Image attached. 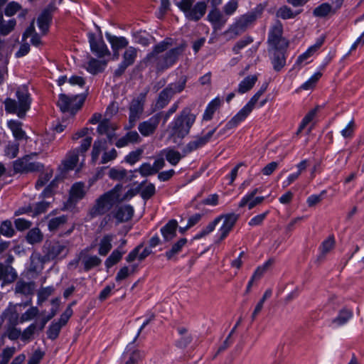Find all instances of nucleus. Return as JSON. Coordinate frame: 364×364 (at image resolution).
<instances>
[{"label":"nucleus","mask_w":364,"mask_h":364,"mask_svg":"<svg viewBox=\"0 0 364 364\" xmlns=\"http://www.w3.org/2000/svg\"><path fill=\"white\" fill-rule=\"evenodd\" d=\"M174 43L172 38H164L153 47L152 51L146 55L143 63L146 66L154 67L157 73L168 70L176 63L186 48L185 44H180L166 51Z\"/></svg>","instance_id":"1"},{"label":"nucleus","mask_w":364,"mask_h":364,"mask_svg":"<svg viewBox=\"0 0 364 364\" xmlns=\"http://www.w3.org/2000/svg\"><path fill=\"white\" fill-rule=\"evenodd\" d=\"M196 115L190 107L183 108L180 114L169 124L171 136L182 139L186 136L196 122Z\"/></svg>","instance_id":"2"},{"label":"nucleus","mask_w":364,"mask_h":364,"mask_svg":"<svg viewBox=\"0 0 364 364\" xmlns=\"http://www.w3.org/2000/svg\"><path fill=\"white\" fill-rule=\"evenodd\" d=\"M121 185H116L112 189L101 195L90 210L91 218L102 215L109 211L112 207L119 203Z\"/></svg>","instance_id":"3"},{"label":"nucleus","mask_w":364,"mask_h":364,"mask_svg":"<svg viewBox=\"0 0 364 364\" xmlns=\"http://www.w3.org/2000/svg\"><path fill=\"white\" fill-rule=\"evenodd\" d=\"M264 11V6L259 4L253 9L238 17L235 22L230 26L228 32L235 36H239L252 26L257 18H260Z\"/></svg>","instance_id":"4"},{"label":"nucleus","mask_w":364,"mask_h":364,"mask_svg":"<svg viewBox=\"0 0 364 364\" xmlns=\"http://www.w3.org/2000/svg\"><path fill=\"white\" fill-rule=\"evenodd\" d=\"M186 82L187 77L182 75L178 81L168 84L159 92L154 110H160L166 107L176 94L181 92L185 89Z\"/></svg>","instance_id":"5"},{"label":"nucleus","mask_w":364,"mask_h":364,"mask_svg":"<svg viewBox=\"0 0 364 364\" xmlns=\"http://www.w3.org/2000/svg\"><path fill=\"white\" fill-rule=\"evenodd\" d=\"M267 43L269 50L287 51L289 43L283 36V26L279 21L270 28L268 33Z\"/></svg>","instance_id":"6"},{"label":"nucleus","mask_w":364,"mask_h":364,"mask_svg":"<svg viewBox=\"0 0 364 364\" xmlns=\"http://www.w3.org/2000/svg\"><path fill=\"white\" fill-rule=\"evenodd\" d=\"M38 153L32 152L26 154L13 162V168L15 173H28L40 172L44 170V165L40 162H33L31 160Z\"/></svg>","instance_id":"7"},{"label":"nucleus","mask_w":364,"mask_h":364,"mask_svg":"<svg viewBox=\"0 0 364 364\" xmlns=\"http://www.w3.org/2000/svg\"><path fill=\"white\" fill-rule=\"evenodd\" d=\"M67 243L55 240H46L42 248L43 261L53 260L58 257H65L68 252Z\"/></svg>","instance_id":"8"},{"label":"nucleus","mask_w":364,"mask_h":364,"mask_svg":"<svg viewBox=\"0 0 364 364\" xmlns=\"http://www.w3.org/2000/svg\"><path fill=\"white\" fill-rule=\"evenodd\" d=\"M85 100V97L82 95L69 96L61 93L58 95L57 106L62 112H70L72 114H75L82 106Z\"/></svg>","instance_id":"9"},{"label":"nucleus","mask_w":364,"mask_h":364,"mask_svg":"<svg viewBox=\"0 0 364 364\" xmlns=\"http://www.w3.org/2000/svg\"><path fill=\"white\" fill-rule=\"evenodd\" d=\"M147 92L140 93L136 97L132 100L129 107V126L127 129H132L137 120L144 112V103Z\"/></svg>","instance_id":"10"},{"label":"nucleus","mask_w":364,"mask_h":364,"mask_svg":"<svg viewBox=\"0 0 364 364\" xmlns=\"http://www.w3.org/2000/svg\"><path fill=\"white\" fill-rule=\"evenodd\" d=\"M268 83L264 82L262 85L259 90L251 97L250 101L236 114V117L232 120V123H237L239 121H244L253 110L255 104L259 97L267 90Z\"/></svg>","instance_id":"11"},{"label":"nucleus","mask_w":364,"mask_h":364,"mask_svg":"<svg viewBox=\"0 0 364 364\" xmlns=\"http://www.w3.org/2000/svg\"><path fill=\"white\" fill-rule=\"evenodd\" d=\"M88 41L90 46V50L98 58H104L110 55V52L102 38V31L96 36L94 33H87Z\"/></svg>","instance_id":"12"},{"label":"nucleus","mask_w":364,"mask_h":364,"mask_svg":"<svg viewBox=\"0 0 364 364\" xmlns=\"http://www.w3.org/2000/svg\"><path fill=\"white\" fill-rule=\"evenodd\" d=\"M217 127L210 130L203 136H196L194 139L189 141L183 149V155L186 156L207 144L210 141Z\"/></svg>","instance_id":"13"},{"label":"nucleus","mask_w":364,"mask_h":364,"mask_svg":"<svg viewBox=\"0 0 364 364\" xmlns=\"http://www.w3.org/2000/svg\"><path fill=\"white\" fill-rule=\"evenodd\" d=\"M16 97L18 99V110L17 116L19 118H23L26 112L30 109L31 98L26 88H21L16 91Z\"/></svg>","instance_id":"14"},{"label":"nucleus","mask_w":364,"mask_h":364,"mask_svg":"<svg viewBox=\"0 0 364 364\" xmlns=\"http://www.w3.org/2000/svg\"><path fill=\"white\" fill-rule=\"evenodd\" d=\"M206 10V3L205 1H198L193 6H190L183 12L188 20L197 22L204 16Z\"/></svg>","instance_id":"15"},{"label":"nucleus","mask_w":364,"mask_h":364,"mask_svg":"<svg viewBox=\"0 0 364 364\" xmlns=\"http://www.w3.org/2000/svg\"><path fill=\"white\" fill-rule=\"evenodd\" d=\"M55 7L49 5L45 8L37 18V24L43 34H46L52 23Z\"/></svg>","instance_id":"16"},{"label":"nucleus","mask_w":364,"mask_h":364,"mask_svg":"<svg viewBox=\"0 0 364 364\" xmlns=\"http://www.w3.org/2000/svg\"><path fill=\"white\" fill-rule=\"evenodd\" d=\"M238 215L235 213H229L223 215L224 221L219 230V242L223 241L228 237L238 220Z\"/></svg>","instance_id":"17"},{"label":"nucleus","mask_w":364,"mask_h":364,"mask_svg":"<svg viewBox=\"0 0 364 364\" xmlns=\"http://www.w3.org/2000/svg\"><path fill=\"white\" fill-rule=\"evenodd\" d=\"M208 21L215 31L220 30L226 23L228 18L216 8H213L207 16Z\"/></svg>","instance_id":"18"},{"label":"nucleus","mask_w":364,"mask_h":364,"mask_svg":"<svg viewBox=\"0 0 364 364\" xmlns=\"http://www.w3.org/2000/svg\"><path fill=\"white\" fill-rule=\"evenodd\" d=\"M134 212V208L131 205H124L119 206L112 213L117 223H121L131 220Z\"/></svg>","instance_id":"19"},{"label":"nucleus","mask_w":364,"mask_h":364,"mask_svg":"<svg viewBox=\"0 0 364 364\" xmlns=\"http://www.w3.org/2000/svg\"><path fill=\"white\" fill-rule=\"evenodd\" d=\"M158 126V118H155L152 116L149 119L140 122L138 126V129L142 136H149L154 134Z\"/></svg>","instance_id":"20"},{"label":"nucleus","mask_w":364,"mask_h":364,"mask_svg":"<svg viewBox=\"0 0 364 364\" xmlns=\"http://www.w3.org/2000/svg\"><path fill=\"white\" fill-rule=\"evenodd\" d=\"M178 227L177 220L171 219L161 228L160 231L162 235L164 242H168L176 237Z\"/></svg>","instance_id":"21"},{"label":"nucleus","mask_w":364,"mask_h":364,"mask_svg":"<svg viewBox=\"0 0 364 364\" xmlns=\"http://www.w3.org/2000/svg\"><path fill=\"white\" fill-rule=\"evenodd\" d=\"M85 183L83 182H76L70 188L69 201L76 203L81 200L85 196Z\"/></svg>","instance_id":"22"},{"label":"nucleus","mask_w":364,"mask_h":364,"mask_svg":"<svg viewBox=\"0 0 364 364\" xmlns=\"http://www.w3.org/2000/svg\"><path fill=\"white\" fill-rule=\"evenodd\" d=\"M144 355V352L138 349L132 350L130 346H127L123 358L126 360L125 364H138L142 360Z\"/></svg>","instance_id":"23"},{"label":"nucleus","mask_w":364,"mask_h":364,"mask_svg":"<svg viewBox=\"0 0 364 364\" xmlns=\"http://www.w3.org/2000/svg\"><path fill=\"white\" fill-rule=\"evenodd\" d=\"M187 239L185 237L180 238L174 242L171 247L165 252V257L168 260H176V256L182 251V249L187 244Z\"/></svg>","instance_id":"24"},{"label":"nucleus","mask_w":364,"mask_h":364,"mask_svg":"<svg viewBox=\"0 0 364 364\" xmlns=\"http://www.w3.org/2000/svg\"><path fill=\"white\" fill-rule=\"evenodd\" d=\"M105 36L107 40L111 44L112 49L114 53L120 49L127 48L129 44V42L125 37H117L108 32L105 33Z\"/></svg>","instance_id":"25"},{"label":"nucleus","mask_w":364,"mask_h":364,"mask_svg":"<svg viewBox=\"0 0 364 364\" xmlns=\"http://www.w3.org/2000/svg\"><path fill=\"white\" fill-rule=\"evenodd\" d=\"M141 138L136 131L128 132L124 136L119 139L115 145L118 148L124 147L129 144H135L139 142Z\"/></svg>","instance_id":"26"},{"label":"nucleus","mask_w":364,"mask_h":364,"mask_svg":"<svg viewBox=\"0 0 364 364\" xmlns=\"http://www.w3.org/2000/svg\"><path fill=\"white\" fill-rule=\"evenodd\" d=\"M16 278L17 274L12 266H4V263H0V281L11 283Z\"/></svg>","instance_id":"27"},{"label":"nucleus","mask_w":364,"mask_h":364,"mask_svg":"<svg viewBox=\"0 0 364 364\" xmlns=\"http://www.w3.org/2000/svg\"><path fill=\"white\" fill-rule=\"evenodd\" d=\"M353 316V311L346 308L341 309L338 316L332 319L331 325L338 327L346 323Z\"/></svg>","instance_id":"28"},{"label":"nucleus","mask_w":364,"mask_h":364,"mask_svg":"<svg viewBox=\"0 0 364 364\" xmlns=\"http://www.w3.org/2000/svg\"><path fill=\"white\" fill-rule=\"evenodd\" d=\"M114 235L107 234L102 237L99 243L98 254L101 256H106L112 248V242Z\"/></svg>","instance_id":"29"},{"label":"nucleus","mask_w":364,"mask_h":364,"mask_svg":"<svg viewBox=\"0 0 364 364\" xmlns=\"http://www.w3.org/2000/svg\"><path fill=\"white\" fill-rule=\"evenodd\" d=\"M8 127L11 130L14 138L16 140L26 139V132L22 129V123L16 120H10Z\"/></svg>","instance_id":"30"},{"label":"nucleus","mask_w":364,"mask_h":364,"mask_svg":"<svg viewBox=\"0 0 364 364\" xmlns=\"http://www.w3.org/2000/svg\"><path fill=\"white\" fill-rule=\"evenodd\" d=\"M79 149L71 150L63 161V166L66 171L73 170L79 161Z\"/></svg>","instance_id":"31"},{"label":"nucleus","mask_w":364,"mask_h":364,"mask_svg":"<svg viewBox=\"0 0 364 364\" xmlns=\"http://www.w3.org/2000/svg\"><path fill=\"white\" fill-rule=\"evenodd\" d=\"M221 100L219 97H215L212 101H210L203 115V119L205 121H210L213 119L214 113L215 111L220 107Z\"/></svg>","instance_id":"32"},{"label":"nucleus","mask_w":364,"mask_h":364,"mask_svg":"<svg viewBox=\"0 0 364 364\" xmlns=\"http://www.w3.org/2000/svg\"><path fill=\"white\" fill-rule=\"evenodd\" d=\"M257 81V76L256 75H248L245 77L239 84L237 92L240 94H244L250 91Z\"/></svg>","instance_id":"33"},{"label":"nucleus","mask_w":364,"mask_h":364,"mask_svg":"<svg viewBox=\"0 0 364 364\" xmlns=\"http://www.w3.org/2000/svg\"><path fill=\"white\" fill-rule=\"evenodd\" d=\"M107 63L97 60L95 58H91L87 63V70L92 75H97V73H102Z\"/></svg>","instance_id":"34"},{"label":"nucleus","mask_w":364,"mask_h":364,"mask_svg":"<svg viewBox=\"0 0 364 364\" xmlns=\"http://www.w3.org/2000/svg\"><path fill=\"white\" fill-rule=\"evenodd\" d=\"M106 144L107 141L105 139L95 141L91 152V161L92 164H96L101 151L106 149Z\"/></svg>","instance_id":"35"},{"label":"nucleus","mask_w":364,"mask_h":364,"mask_svg":"<svg viewBox=\"0 0 364 364\" xmlns=\"http://www.w3.org/2000/svg\"><path fill=\"white\" fill-rule=\"evenodd\" d=\"M101 263L102 259L97 255L87 256L82 259L83 270L87 272L92 269L100 266Z\"/></svg>","instance_id":"36"},{"label":"nucleus","mask_w":364,"mask_h":364,"mask_svg":"<svg viewBox=\"0 0 364 364\" xmlns=\"http://www.w3.org/2000/svg\"><path fill=\"white\" fill-rule=\"evenodd\" d=\"M134 43L143 46H148L150 44L151 36L146 31H138L132 33Z\"/></svg>","instance_id":"37"},{"label":"nucleus","mask_w":364,"mask_h":364,"mask_svg":"<svg viewBox=\"0 0 364 364\" xmlns=\"http://www.w3.org/2000/svg\"><path fill=\"white\" fill-rule=\"evenodd\" d=\"M286 51H274L272 63L275 71H280L286 63Z\"/></svg>","instance_id":"38"},{"label":"nucleus","mask_w":364,"mask_h":364,"mask_svg":"<svg viewBox=\"0 0 364 364\" xmlns=\"http://www.w3.org/2000/svg\"><path fill=\"white\" fill-rule=\"evenodd\" d=\"M43 239V235L38 228L31 229L26 236V240L28 243L34 245L41 242Z\"/></svg>","instance_id":"39"},{"label":"nucleus","mask_w":364,"mask_h":364,"mask_svg":"<svg viewBox=\"0 0 364 364\" xmlns=\"http://www.w3.org/2000/svg\"><path fill=\"white\" fill-rule=\"evenodd\" d=\"M330 14H333V7L328 3H323L313 11V15L318 18H325Z\"/></svg>","instance_id":"40"},{"label":"nucleus","mask_w":364,"mask_h":364,"mask_svg":"<svg viewBox=\"0 0 364 364\" xmlns=\"http://www.w3.org/2000/svg\"><path fill=\"white\" fill-rule=\"evenodd\" d=\"M301 12V10L294 12L292 9L287 6H281L277 11V16L284 20L295 18Z\"/></svg>","instance_id":"41"},{"label":"nucleus","mask_w":364,"mask_h":364,"mask_svg":"<svg viewBox=\"0 0 364 364\" xmlns=\"http://www.w3.org/2000/svg\"><path fill=\"white\" fill-rule=\"evenodd\" d=\"M165 153L166 159L173 166H176L182 156L179 151L173 149H166L162 151Z\"/></svg>","instance_id":"42"},{"label":"nucleus","mask_w":364,"mask_h":364,"mask_svg":"<svg viewBox=\"0 0 364 364\" xmlns=\"http://www.w3.org/2000/svg\"><path fill=\"white\" fill-rule=\"evenodd\" d=\"M124 253V252H120L118 249L112 251L111 255L106 259L105 262V267L107 269H109L114 264H117L122 259Z\"/></svg>","instance_id":"43"},{"label":"nucleus","mask_w":364,"mask_h":364,"mask_svg":"<svg viewBox=\"0 0 364 364\" xmlns=\"http://www.w3.org/2000/svg\"><path fill=\"white\" fill-rule=\"evenodd\" d=\"M15 291L16 293L23 295L31 294L33 291L31 283L26 282L22 280L18 281L16 284Z\"/></svg>","instance_id":"44"},{"label":"nucleus","mask_w":364,"mask_h":364,"mask_svg":"<svg viewBox=\"0 0 364 364\" xmlns=\"http://www.w3.org/2000/svg\"><path fill=\"white\" fill-rule=\"evenodd\" d=\"M137 56L136 49L132 46L129 47L123 54L122 61L129 65H133Z\"/></svg>","instance_id":"45"},{"label":"nucleus","mask_w":364,"mask_h":364,"mask_svg":"<svg viewBox=\"0 0 364 364\" xmlns=\"http://www.w3.org/2000/svg\"><path fill=\"white\" fill-rule=\"evenodd\" d=\"M50 205V201L42 200L35 203L33 205V217L38 216L42 213H46L49 208Z\"/></svg>","instance_id":"46"},{"label":"nucleus","mask_w":364,"mask_h":364,"mask_svg":"<svg viewBox=\"0 0 364 364\" xmlns=\"http://www.w3.org/2000/svg\"><path fill=\"white\" fill-rule=\"evenodd\" d=\"M321 45V43H316V44L311 46V47H309L306 52H304V53H302L301 55H300L298 57L295 65H301L304 60H307L310 56H311L313 55V53L314 52H316L320 48Z\"/></svg>","instance_id":"47"},{"label":"nucleus","mask_w":364,"mask_h":364,"mask_svg":"<svg viewBox=\"0 0 364 364\" xmlns=\"http://www.w3.org/2000/svg\"><path fill=\"white\" fill-rule=\"evenodd\" d=\"M335 240L333 237H329L326 240H325L320 247L321 248V255L318 257V259H323L325 257L326 254H327L331 250H332L334 247Z\"/></svg>","instance_id":"48"},{"label":"nucleus","mask_w":364,"mask_h":364,"mask_svg":"<svg viewBox=\"0 0 364 364\" xmlns=\"http://www.w3.org/2000/svg\"><path fill=\"white\" fill-rule=\"evenodd\" d=\"M62 327L57 322L53 321L47 330L48 338L52 341L55 340L58 337Z\"/></svg>","instance_id":"49"},{"label":"nucleus","mask_w":364,"mask_h":364,"mask_svg":"<svg viewBox=\"0 0 364 364\" xmlns=\"http://www.w3.org/2000/svg\"><path fill=\"white\" fill-rule=\"evenodd\" d=\"M274 263L273 259H269L263 265L258 267L253 273L251 278L254 280H258L262 278L268 267Z\"/></svg>","instance_id":"50"},{"label":"nucleus","mask_w":364,"mask_h":364,"mask_svg":"<svg viewBox=\"0 0 364 364\" xmlns=\"http://www.w3.org/2000/svg\"><path fill=\"white\" fill-rule=\"evenodd\" d=\"M143 153V149L139 148L135 151H131L128 155H127L124 158V161L130 165H134L140 160Z\"/></svg>","instance_id":"51"},{"label":"nucleus","mask_w":364,"mask_h":364,"mask_svg":"<svg viewBox=\"0 0 364 364\" xmlns=\"http://www.w3.org/2000/svg\"><path fill=\"white\" fill-rule=\"evenodd\" d=\"M109 177L112 180L122 181L127 176V171L124 168H112L109 171Z\"/></svg>","instance_id":"52"},{"label":"nucleus","mask_w":364,"mask_h":364,"mask_svg":"<svg viewBox=\"0 0 364 364\" xmlns=\"http://www.w3.org/2000/svg\"><path fill=\"white\" fill-rule=\"evenodd\" d=\"M67 222V217L61 215L59 217L53 218L48 222V229L50 231H54L59 228L60 226L64 225Z\"/></svg>","instance_id":"53"},{"label":"nucleus","mask_w":364,"mask_h":364,"mask_svg":"<svg viewBox=\"0 0 364 364\" xmlns=\"http://www.w3.org/2000/svg\"><path fill=\"white\" fill-rule=\"evenodd\" d=\"M36 328V323H33L25 328L23 331L21 332V341L23 342L30 341L33 338Z\"/></svg>","instance_id":"54"},{"label":"nucleus","mask_w":364,"mask_h":364,"mask_svg":"<svg viewBox=\"0 0 364 364\" xmlns=\"http://www.w3.org/2000/svg\"><path fill=\"white\" fill-rule=\"evenodd\" d=\"M0 232L1 235L11 237L15 234V230L13 228L11 222L9 220L2 222L0 226Z\"/></svg>","instance_id":"55"},{"label":"nucleus","mask_w":364,"mask_h":364,"mask_svg":"<svg viewBox=\"0 0 364 364\" xmlns=\"http://www.w3.org/2000/svg\"><path fill=\"white\" fill-rule=\"evenodd\" d=\"M134 171H138L143 177H147L156 174V170L154 169L153 166L149 163H143L138 169Z\"/></svg>","instance_id":"56"},{"label":"nucleus","mask_w":364,"mask_h":364,"mask_svg":"<svg viewBox=\"0 0 364 364\" xmlns=\"http://www.w3.org/2000/svg\"><path fill=\"white\" fill-rule=\"evenodd\" d=\"M16 351L14 347H6L3 349L0 357V364H8L10 359L13 357Z\"/></svg>","instance_id":"57"},{"label":"nucleus","mask_w":364,"mask_h":364,"mask_svg":"<svg viewBox=\"0 0 364 364\" xmlns=\"http://www.w3.org/2000/svg\"><path fill=\"white\" fill-rule=\"evenodd\" d=\"M253 42V38L251 36H245L238 41L232 48V51L235 54H238L242 48Z\"/></svg>","instance_id":"58"},{"label":"nucleus","mask_w":364,"mask_h":364,"mask_svg":"<svg viewBox=\"0 0 364 364\" xmlns=\"http://www.w3.org/2000/svg\"><path fill=\"white\" fill-rule=\"evenodd\" d=\"M16 21L14 18H12L8 21L7 23H4V21L0 23V34L2 36H6L10 33L15 28Z\"/></svg>","instance_id":"59"},{"label":"nucleus","mask_w":364,"mask_h":364,"mask_svg":"<svg viewBox=\"0 0 364 364\" xmlns=\"http://www.w3.org/2000/svg\"><path fill=\"white\" fill-rule=\"evenodd\" d=\"M322 73L321 72H317L314 73L306 82H305L301 86V88L306 90L313 88L316 85V82L318 81Z\"/></svg>","instance_id":"60"},{"label":"nucleus","mask_w":364,"mask_h":364,"mask_svg":"<svg viewBox=\"0 0 364 364\" xmlns=\"http://www.w3.org/2000/svg\"><path fill=\"white\" fill-rule=\"evenodd\" d=\"M38 313V309L36 306H32L21 315L20 322L23 323L24 321H30L37 316Z\"/></svg>","instance_id":"61"},{"label":"nucleus","mask_w":364,"mask_h":364,"mask_svg":"<svg viewBox=\"0 0 364 364\" xmlns=\"http://www.w3.org/2000/svg\"><path fill=\"white\" fill-rule=\"evenodd\" d=\"M5 110L7 113L16 114L18 110V102L13 99L6 98L4 101Z\"/></svg>","instance_id":"62"},{"label":"nucleus","mask_w":364,"mask_h":364,"mask_svg":"<svg viewBox=\"0 0 364 364\" xmlns=\"http://www.w3.org/2000/svg\"><path fill=\"white\" fill-rule=\"evenodd\" d=\"M156 193V188L153 183H149L141 192L140 195L143 200H148Z\"/></svg>","instance_id":"63"},{"label":"nucleus","mask_w":364,"mask_h":364,"mask_svg":"<svg viewBox=\"0 0 364 364\" xmlns=\"http://www.w3.org/2000/svg\"><path fill=\"white\" fill-rule=\"evenodd\" d=\"M53 291L54 288L51 286L40 289L38 293V303L40 304L41 302L46 301Z\"/></svg>","instance_id":"64"}]
</instances>
